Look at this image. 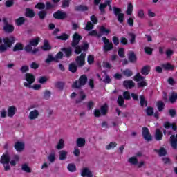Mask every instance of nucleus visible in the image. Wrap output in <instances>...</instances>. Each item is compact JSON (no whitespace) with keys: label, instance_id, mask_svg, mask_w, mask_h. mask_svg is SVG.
<instances>
[{"label":"nucleus","instance_id":"1","mask_svg":"<svg viewBox=\"0 0 177 177\" xmlns=\"http://www.w3.org/2000/svg\"><path fill=\"white\" fill-rule=\"evenodd\" d=\"M81 39H82V37L78 33H75L73 35L72 46L75 48V53L77 55H80V53L82 52V50H88V46L87 43L83 44L82 47L77 46V45L80 44V41H81Z\"/></svg>","mask_w":177,"mask_h":177},{"label":"nucleus","instance_id":"2","mask_svg":"<svg viewBox=\"0 0 177 177\" xmlns=\"http://www.w3.org/2000/svg\"><path fill=\"white\" fill-rule=\"evenodd\" d=\"M15 41L16 39L13 36L3 39L0 38V53H4L8 49H10L12 44H15Z\"/></svg>","mask_w":177,"mask_h":177},{"label":"nucleus","instance_id":"3","mask_svg":"<svg viewBox=\"0 0 177 177\" xmlns=\"http://www.w3.org/2000/svg\"><path fill=\"white\" fill-rule=\"evenodd\" d=\"M25 82L24 83V86L26 88H31V84L35 82V76L31 73H26L25 75Z\"/></svg>","mask_w":177,"mask_h":177},{"label":"nucleus","instance_id":"4","mask_svg":"<svg viewBox=\"0 0 177 177\" xmlns=\"http://www.w3.org/2000/svg\"><path fill=\"white\" fill-rule=\"evenodd\" d=\"M100 32L101 35H98L96 30H93L88 32V35L102 37V35H109L110 34V29H106L104 26L100 28Z\"/></svg>","mask_w":177,"mask_h":177},{"label":"nucleus","instance_id":"5","mask_svg":"<svg viewBox=\"0 0 177 177\" xmlns=\"http://www.w3.org/2000/svg\"><path fill=\"white\" fill-rule=\"evenodd\" d=\"M86 81H88V78L86 77V75H82L78 82H75L73 87V88H81L82 86H84L85 84H86Z\"/></svg>","mask_w":177,"mask_h":177},{"label":"nucleus","instance_id":"6","mask_svg":"<svg viewBox=\"0 0 177 177\" xmlns=\"http://www.w3.org/2000/svg\"><path fill=\"white\" fill-rule=\"evenodd\" d=\"M3 21L4 23L3 30H4L5 32L10 33L15 31V26L12 24H8V18H3Z\"/></svg>","mask_w":177,"mask_h":177},{"label":"nucleus","instance_id":"7","mask_svg":"<svg viewBox=\"0 0 177 177\" xmlns=\"http://www.w3.org/2000/svg\"><path fill=\"white\" fill-rule=\"evenodd\" d=\"M134 80L138 82V86H147V83L146 82V80L143 77L140 73H137L134 76Z\"/></svg>","mask_w":177,"mask_h":177},{"label":"nucleus","instance_id":"8","mask_svg":"<svg viewBox=\"0 0 177 177\" xmlns=\"http://www.w3.org/2000/svg\"><path fill=\"white\" fill-rule=\"evenodd\" d=\"M33 46L30 43L24 47V50L28 53H32V55H36L39 52V48H33Z\"/></svg>","mask_w":177,"mask_h":177},{"label":"nucleus","instance_id":"9","mask_svg":"<svg viewBox=\"0 0 177 177\" xmlns=\"http://www.w3.org/2000/svg\"><path fill=\"white\" fill-rule=\"evenodd\" d=\"M107 113V104H104L101 106V110L95 109L94 111L95 117H100V115H104Z\"/></svg>","mask_w":177,"mask_h":177},{"label":"nucleus","instance_id":"10","mask_svg":"<svg viewBox=\"0 0 177 177\" xmlns=\"http://www.w3.org/2000/svg\"><path fill=\"white\" fill-rule=\"evenodd\" d=\"M102 41L104 44L103 48L105 52H109V50H111V49H113V43H110V40L104 37H102Z\"/></svg>","mask_w":177,"mask_h":177},{"label":"nucleus","instance_id":"11","mask_svg":"<svg viewBox=\"0 0 177 177\" xmlns=\"http://www.w3.org/2000/svg\"><path fill=\"white\" fill-rule=\"evenodd\" d=\"M113 12L116 16H118V20L120 23H122L124 21V17L125 16L124 14L121 13V10L120 8H113Z\"/></svg>","mask_w":177,"mask_h":177},{"label":"nucleus","instance_id":"12","mask_svg":"<svg viewBox=\"0 0 177 177\" xmlns=\"http://www.w3.org/2000/svg\"><path fill=\"white\" fill-rule=\"evenodd\" d=\"M10 161V156H9V153L8 152L4 153L1 157L0 163L3 165L9 164Z\"/></svg>","mask_w":177,"mask_h":177},{"label":"nucleus","instance_id":"13","mask_svg":"<svg viewBox=\"0 0 177 177\" xmlns=\"http://www.w3.org/2000/svg\"><path fill=\"white\" fill-rule=\"evenodd\" d=\"M85 56H86V54L82 53L80 56L77 57L75 59V62L79 66H84L85 64Z\"/></svg>","mask_w":177,"mask_h":177},{"label":"nucleus","instance_id":"14","mask_svg":"<svg viewBox=\"0 0 177 177\" xmlns=\"http://www.w3.org/2000/svg\"><path fill=\"white\" fill-rule=\"evenodd\" d=\"M39 117V111L37 109L32 110L29 113L28 118L31 121H34V120H37Z\"/></svg>","mask_w":177,"mask_h":177},{"label":"nucleus","instance_id":"15","mask_svg":"<svg viewBox=\"0 0 177 177\" xmlns=\"http://www.w3.org/2000/svg\"><path fill=\"white\" fill-rule=\"evenodd\" d=\"M142 136L144 139L147 142H150V140H151V135H150V131H149V129L146 127L142 128Z\"/></svg>","mask_w":177,"mask_h":177},{"label":"nucleus","instance_id":"16","mask_svg":"<svg viewBox=\"0 0 177 177\" xmlns=\"http://www.w3.org/2000/svg\"><path fill=\"white\" fill-rule=\"evenodd\" d=\"M17 111V108L15 106H9L8 108V110H7V115L8 117H10V118H13L15 114H16Z\"/></svg>","mask_w":177,"mask_h":177},{"label":"nucleus","instance_id":"17","mask_svg":"<svg viewBox=\"0 0 177 177\" xmlns=\"http://www.w3.org/2000/svg\"><path fill=\"white\" fill-rule=\"evenodd\" d=\"M169 142H170V145H171L172 149H174V150H176V149H177V134L176 136L175 135L171 136Z\"/></svg>","mask_w":177,"mask_h":177},{"label":"nucleus","instance_id":"18","mask_svg":"<svg viewBox=\"0 0 177 177\" xmlns=\"http://www.w3.org/2000/svg\"><path fill=\"white\" fill-rule=\"evenodd\" d=\"M53 17L55 19H59L61 20L62 19H66V17H67V14L64 12L57 11L53 14Z\"/></svg>","mask_w":177,"mask_h":177},{"label":"nucleus","instance_id":"19","mask_svg":"<svg viewBox=\"0 0 177 177\" xmlns=\"http://www.w3.org/2000/svg\"><path fill=\"white\" fill-rule=\"evenodd\" d=\"M110 3H111V0H106L105 3L100 4V12H104V8H106L107 6V5L109 8V10H113V8H111V5H110Z\"/></svg>","mask_w":177,"mask_h":177},{"label":"nucleus","instance_id":"20","mask_svg":"<svg viewBox=\"0 0 177 177\" xmlns=\"http://www.w3.org/2000/svg\"><path fill=\"white\" fill-rule=\"evenodd\" d=\"M24 142L18 141L15 145V149L19 152H21L24 150Z\"/></svg>","mask_w":177,"mask_h":177},{"label":"nucleus","instance_id":"21","mask_svg":"<svg viewBox=\"0 0 177 177\" xmlns=\"http://www.w3.org/2000/svg\"><path fill=\"white\" fill-rule=\"evenodd\" d=\"M81 175L83 177H93L92 171L88 168H84L81 171Z\"/></svg>","mask_w":177,"mask_h":177},{"label":"nucleus","instance_id":"22","mask_svg":"<svg viewBox=\"0 0 177 177\" xmlns=\"http://www.w3.org/2000/svg\"><path fill=\"white\" fill-rule=\"evenodd\" d=\"M41 49L44 50V52H48V50H50L52 49V46L49 44V41L44 40L43 46H41Z\"/></svg>","mask_w":177,"mask_h":177},{"label":"nucleus","instance_id":"23","mask_svg":"<svg viewBox=\"0 0 177 177\" xmlns=\"http://www.w3.org/2000/svg\"><path fill=\"white\" fill-rule=\"evenodd\" d=\"M128 59L131 63H135L137 60L136 55H135V53L133 51H129L128 53Z\"/></svg>","mask_w":177,"mask_h":177},{"label":"nucleus","instance_id":"24","mask_svg":"<svg viewBox=\"0 0 177 177\" xmlns=\"http://www.w3.org/2000/svg\"><path fill=\"white\" fill-rule=\"evenodd\" d=\"M24 45L21 43H17L12 48L13 52H20L24 50Z\"/></svg>","mask_w":177,"mask_h":177},{"label":"nucleus","instance_id":"25","mask_svg":"<svg viewBox=\"0 0 177 177\" xmlns=\"http://www.w3.org/2000/svg\"><path fill=\"white\" fill-rule=\"evenodd\" d=\"M20 160V157L19 155H14V156L12 158V159L10 161V164L12 167H16V165L17 162H19V160Z\"/></svg>","mask_w":177,"mask_h":177},{"label":"nucleus","instance_id":"26","mask_svg":"<svg viewBox=\"0 0 177 177\" xmlns=\"http://www.w3.org/2000/svg\"><path fill=\"white\" fill-rule=\"evenodd\" d=\"M123 85L125 88L131 89L135 86V83L132 80H127L123 82Z\"/></svg>","mask_w":177,"mask_h":177},{"label":"nucleus","instance_id":"27","mask_svg":"<svg viewBox=\"0 0 177 177\" xmlns=\"http://www.w3.org/2000/svg\"><path fill=\"white\" fill-rule=\"evenodd\" d=\"M85 138H79L77 139L76 140V145L77 146V147H84V146H85Z\"/></svg>","mask_w":177,"mask_h":177},{"label":"nucleus","instance_id":"28","mask_svg":"<svg viewBox=\"0 0 177 177\" xmlns=\"http://www.w3.org/2000/svg\"><path fill=\"white\" fill-rule=\"evenodd\" d=\"M59 160L62 161H64V160H66L67 158V154H68V152L67 151L61 150L59 152Z\"/></svg>","mask_w":177,"mask_h":177},{"label":"nucleus","instance_id":"29","mask_svg":"<svg viewBox=\"0 0 177 177\" xmlns=\"http://www.w3.org/2000/svg\"><path fill=\"white\" fill-rule=\"evenodd\" d=\"M164 127L166 129H169V128H171L173 131H176V124L175 123H169L168 122H165Z\"/></svg>","mask_w":177,"mask_h":177},{"label":"nucleus","instance_id":"30","mask_svg":"<svg viewBox=\"0 0 177 177\" xmlns=\"http://www.w3.org/2000/svg\"><path fill=\"white\" fill-rule=\"evenodd\" d=\"M133 12V5L132 4V3H127V9L126 10L127 15H128V16H131Z\"/></svg>","mask_w":177,"mask_h":177},{"label":"nucleus","instance_id":"31","mask_svg":"<svg viewBox=\"0 0 177 177\" xmlns=\"http://www.w3.org/2000/svg\"><path fill=\"white\" fill-rule=\"evenodd\" d=\"M75 10L77 12H86L88 7L86 6L79 5L75 7Z\"/></svg>","mask_w":177,"mask_h":177},{"label":"nucleus","instance_id":"32","mask_svg":"<svg viewBox=\"0 0 177 177\" xmlns=\"http://www.w3.org/2000/svg\"><path fill=\"white\" fill-rule=\"evenodd\" d=\"M39 41H41V38L36 37L30 39L29 44L33 46H37L38 44H39Z\"/></svg>","mask_w":177,"mask_h":177},{"label":"nucleus","instance_id":"33","mask_svg":"<svg viewBox=\"0 0 177 177\" xmlns=\"http://www.w3.org/2000/svg\"><path fill=\"white\" fill-rule=\"evenodd\" d=\"M128 163L131 165H136L138 164V158L136 156L130 157L128 159Z\"/></svg>","mask_w":177,"mask_h":177},{"label":"nucleus","instance_id":"34","mask_svg":"<svg viewBox=\"0 0 177 177\" xmlns=\"http://www.w3.org/2000/svg\"><path fill=\"white\" fill-rule=\"evenodd\" d=\"M48 80L49 77L46 76H41L38 78L37 82H39V84H41L42 85H44V84H46V82H48Z\"/></svg>","mask_w":177,"mask_h":177},{"label":"nucleus","instance_id":"35","mask_svg":"<svg viewBox=\"0 0 177 177\" xmlns=\"http://www.w3.org/2000/svg\"><path fill=\"white\" fill-rule=\"evenodd\" d=\"M162 132L160 131V129H156V133H155V139L156 140H161L162 139Z\"/></svg>","mask_w":177,"mask_h":177},{"label":"nucleus","instance_id":"36","mask_svg":"<svg viewBox=\"0 0 177 177\" xmlns=\"http://www.w3.org/2000/svg\"><path fill=\"white\" fill-rule=\"evenodd\" d=\"M154 151H156V153H158V154L160 156L167 155V150L164 147L160 148L159 150L154 149Z\"/></svg>","mask_w":177,"mask_h":177},{"label":"nucleus","instance_id":"37","mask_svg":"<svg viewBox=\"0 0 177 177\" xmlns=\"http://www.w3.org/2000/svg\"><path fill=\"white\" fill-rule=\"evenodd\" d=\"M47 159L49 161V162H55V161H56V153L53 152L50 153Z\"/></svg>","mask_w":177,"mask_h":177},{"label":"nucleus","instance_id":"38","mask_svg":"<svg viewBox=\"0 0 177 177\" xmlns=\"http://www.w3.org/2000/svg\"><path fill=\"white\" fill-rule=\"evenodd\" d=\"M162 67L164 70H174L175 68V66L170 63L163 64H162Z\"/></svg>","mask_w":177,"mask_h":177},{"label":"nucleus","instance_id":"39","mask_svg":"<svg viewBox=\"0 0 177 177\" xmlns=\"http://www.w3.org/2000/svg\"><path fill=\"white\" fill-rule=\"evenodd\" d=\"M26 16L27 17H34L35 16V13L34 12V10L27 8L26 9Z\"/></svg>","mask_w":177,"mask_h":177},{"label":"nucleus","instance_id":"40","mask_svg":"<svg viewBox=\"0 0 177 177\" xmlns=\"http://www.w3.org/2000/svg\"><path fill=\"white\" fill-rule=\"evenodd\" d=\"M149 73H150V66H144L141 71V74H142V75H147V74H149Z\"/></svg>","mask_w":177,"mask_h":177},{"label":"nucleus","instance_id":"41","mask_svg":"<svg viewBox=\"0 0 177 177\" xmlns=\"http://www.w3.org/2000/svg\"><path fill=\"white\" fill-rule=\"evenodd\" d=\"M63 147H64V140L63 139H60L56 146V149H57V150H61Z\"/></svg>","mask_w":177,"mask_h":177},{"label":"nucleus","instance_id":"42","mask_svg":"<svg viewBox=\"0 0 177 177\" xmlns=\"http://www.w3.org/2000/svg\"><path fill=\"white\" fill-rule=\"evenodd\" d=\"M67 169L69 172H75V171H77V167L74 164H69L67 166Z\"/></svg>","mask_w":177,"mask_h":177},{"label":"nucleus","instance_id":"43","mask_svg":"<svg viewBox=\"0 0 177 177\" xmlns=\"http://www.w3.org/2000/svg\"><path fill=\"white\" fill-rule=\"evenodd\" d=\"M61 50H62V52H64L66 56H67V57H68L69 56H71V48H62Z\"/></svg>","mask_w":177,"mask_h":177},{"label":"nucleus","instance_id":"44","mask_svg":"<svg viewBox=\"0 0 177 177\" xmlns=\"http://www.w3.org/2000/svg\"><path fill=\"white\" fill-rule=\"evenodd\" d=\"M56 61L55 57L52 55H48L47 58L45 60V63L49 64V63H52V62Z\"/></svg>","mask_w":177,"mask_h":177},{"label":"nucleus","instance_id":"45","mask_svg":"<svg viewBox=\"0 0 177 177\" xmlns=\"http://www.w3.org/2000/svg\"><path fill=\"white\" fill-rule=\"evenodd\" d=\"M25 20L26 19H24V17H21L15 20V23H16L17 26H21V24H23L24 23Z\"/></svg>","mask_w":177,"mask_h":177},{"label":"nucleus","instance_id":"46","mask_svg":"<svg viewBox=\"0 0 177 177\" xmlns=\"http://www.w3.org/2000/svg\"><path fill=\"white\" fill-rule=\"evenodd\" d=\"M165 55L167 59H171V56L174 55V51L172 49L169 48L165 51Z\"/></svg>","mask_w":177,"mask_h":177},{"label":"nucleus","instance_id":"47","mask_svg":"<svg viewBox=\"0 0 177 177\" xmlns=\"http://www.w3.org/2000/svg\"><path fill=\"white\" fill-rule=\"evenodd\" d=\"M69 71H71V73H75L77 71V65L74 63L71 64L69 65Z\"/></svg>","mask_w":177,"mask_h":177},{"label":"nucleus","instance_id":"48","mask_svg":"<svg viewBox=\"0 0 177 177\" xmlns=\"http://www.w3.org/2000/svg\"><path fill=\"white\" fill-rule=\"evenodd\" d=\"M122 73L124 74V75H125V77H132V71L129 70V69H126L124 71H123Z\"/></svg>","mask_w":177,"mask_h":177},{"label":"nucleus","instance_id":"49","mask_svg":"<svg viewBox=\"0 0 177 177\" xmlns=\"http://www.w3.org/2000/svg\"><path fill=\"white\" fill-rule=\"evenodd\" d=\"M164 102L159 101L157 102V107L159 111H162L164 109Z\"/></svg>","mask_w":177,"mask_h":177},{"label":"nucleus","instance_id":"50","mask_svg":"<svg viewBox=\"0 0 177 177\" xmlns=\"http://www.w3.org/2000/svg\"><path fill=\"white\" fill-rule=\"evenodd\" d=\"M57 39H62V41H66V39H68V35L63 34L61 36H57Z\"/></svg>","mask_w":177,"mask_h":177},{"label":"nucleus","instance_id":"51","mask_svg":"<svg viewBox=\"0 0 177 177\" xmlns=\"http://www.w3.org/2000/svg\"><path fill=\"white\" fill-rule=\"evenodd\" d=\"M8 115V112L6 111V109H3L0 111V116L1 118H6V116Z\"/></svg>","mask_w":177,"mask_h":177},{"label":"nucleus","instance_id":"52","mask_svg":"<svg viewBox=\"0 0 177 177\" xmlns=\"http://www.w3.org/2000/svg\"><path fill=\"white\" fill-rule=\"evenodd\" d=\"M118 53L120 57H125V50H124L123 48H119Z\"/></svg>","mask_w":177,"mask_h":177},{"label":"nucleus","instance_id":"53","mask_svg":"<svg viewBox=\"0 0 177 177\" xmlns=\"http://www.w3.org/2000/svg\"><path fill=\"white\" fill-rule=\"evenodd\" d=\"M22 171L30 173L31 172V169L30 168V167H28V165L24 164L22 165Z\"/></svg>","mask_w":177,"mask_h":177},{"label":"nucleus","instance_id":"54","mask_svg":"<svg viewBox=\"0 0 177 177\" xmlns=\"http://www.w3.org/2000/svg\"><path fill=\"white\" fill-rule=\"evenodd\" d=\"M147 115H153L154 114V109L151 107H148L146 110Z\"/></svg>","mask_w":177,"mask_h":177},{"label":"nucleus","instance_id":"55","mask_svg":"<svg viewBox=\"0 0 177 177\" xmlns=\"http://www.w3.org/2000/svg\"><path fill=\"white\" fill-rule=\"evenodd\" d=\"M117 146V143L112 142L109 145L106 147V150H111V149H114Z\"/></svg>","mask_w":177,"mask_h":177},{"label":"nucleus","instance_id":"56","mask_svg":"<svg viewBox=\"0 0 177 177\" xmlns=\"http://www.w3.org/2000/svg\"><path fill=\"white\" fill-rule=\"evenodd\" d=\"M140 105L141 106H147V102H146V100H145V97L143 95H141L140 97Z\"/></svg>","mask_w":177,"mask_h":177},{"label":"nucleus","instance_id":"57","mask_svg":"<svg viewBox=\"0 0 177 177\" xmlns=\"http://www.w3.org/2000/svg\"><path fill=\"white\" fill-rule=\"evenodd\" d=\"M85 28L87 31H91V30H93V25L91 22H87V24Z\"/></svg>","mask_w":177,"mask_h":177},{"label":"nucleus","instance_id":"58","mask_svg":"<svg viewBox=\"0 0 177 177\" xmlns=\"http://www.w3.org/2000/svg\"><path fill=\"white\" fill-rule=\"evenodd\" d=\"M136 165H137V168H142V167H146V162L140 161L139 162H138Z\"/></svg>","mask_w":177,"mask_h":177},{"label":"nucleus","instance_id":"59","mask_svg":"<svg viewBox=\"0 0 177 177\" xmlns=\"http://www.w3.org/2000/svg\"><path fill=\"white\" fill-rule=\"evenodd\" d=\"M35 8L36 9H45V4L42 3H39L37 5H35Z\"/></svg>","mask_w":177,"mask_h":177},{"label":"nucleus","instance_id":"60","mask_svg":"<svg viewBox=\"0 0 177 177\" xmlns=\"http://www.w3.org/2000/svg\"><path fill=\"white\" fill-rule=\"evenodd\" d=\"M145 51L147 53V55H151V53H153V48L150 47H145Z\"/></svg>","mask_w":177,"mask_h":177},{"label":"nucleus","instance_id":"61","mask_svg":"<svg viewBox=\"0 0 177 177\" xmlns=\"http://www.w3.org/2000/svg\"><path fill=\"white\" fill-rule=\"evenodd\" d=\"M39 19H45V17L46 16V12L45 11H40L38 13Z\"/></svg>","mask_w":177,"mask_h":177},{"label":"nucleus","instance_id":"62","mask_svg":"<svg viewBox=\"0 0 177 177\" xmlns=\"http://www.w3.org/2000/svg\"><path fill=\"white\" fill-rule=\"evenodd\" d=\"M32 89H34L35 91H39V89H41V84H34L33 86L31 85Z\"/></svg>","mask_w":177,"mask_h":177},{"label":"nucleus","instance_id":"63","mask_svg":"<svg viewBox=\"0 0 177 177\" xmlns=\"http://www.w3.org/2000/svg\"><path fill=\"white\" fill-rule=\"evenodd\" d=\"M95 61V57L93 55H88V64H92L93 62Z\"/></svg>","mask_w":177,"mask_h":177},{"label":"nucleus","instance_id":"64","mask_svg":"<svg viewBox=\"0 0 177 177\" xmlns=\"http://www.w3.org/2000/svg\"><path fill=\"white\" fill-rule=\"evenodd\" d=\"M118 103L119 106H122V104H124V98L122 97V96H119V97L118 99Z\"/></svg>","mask_w":177,"mask_h":177}]
</instances>
